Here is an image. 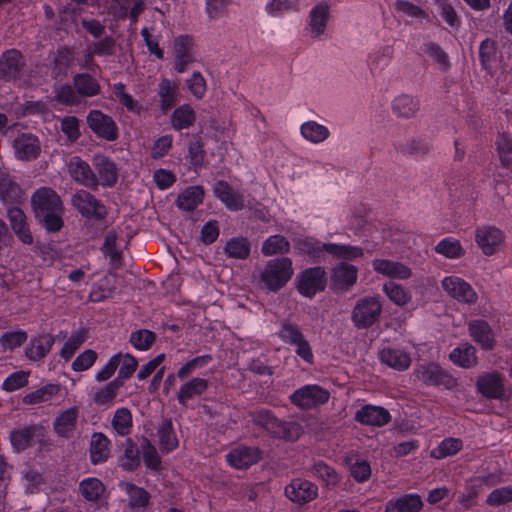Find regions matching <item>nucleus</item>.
Returning <instances> with one entry per match:
<instances>
[{
	"instance_id": "44",
	"label": "nucleus",
	"mask_w": 512,
	"mask_h": 512,
	"mask_svg": "<svg viewBox=\"0 0 512 512\" xmlns=\"http://www.w3.org/2000/svg\"><path fill=\"white\" fill-rule=\"evenodd\" d=\"M112 96L121 106L132 114L140 115L142 112L141 104L126 91V86L122 82H116L112 85Z\"/></svg>"
},
{
	"instance_id": "15",
	"label": "nucleus",
	"mask_w": 512,
	"mask_h": 512,
	"mask_svg": "<svg viewBox=\"0 0 512 512\" xmlns=\"http://www.w3.org/2000/svg\"><path fill=\"white\" fill-rule=\"evenodd\" d=\"M194 40L189 35H180L174 38V70L178 73H184L187 66L195 61L193 55Z\"/></svg>"
},
{
	"instance_id": "42",
	"label": "nucleus",
	"mask_w": 512,
	"mask_h": 512,
	"mask_svg": "<svg viewBox=\"0 0 512 512\" xmlns=\"http://www.w3.org/2000/svg\"><path fill=\"white\" fill-rule=\"evenodd\" d=\"M208 388V382L203 378H193L184 383L177 394V400L182 406L187 405V401L203 394Z\"/></svg>"
},
{
	"instance_id": "47",
	"label": "nucleus",
	"mask_w": 512,
	"mask_h": 512,
	"mask_svg": "<svg viewBox=\"0 0 512 512\" xmlns=\"http://www.w3.org/2000/svg\"><path fill=\"white\" fill-rule=\"evenodd\" d=\"M291 245L287 238L281 234H274L262 243L261 252L264 256L284 255L290 252Z\"/></svg>"
},
{
	"instance_id": "9",
	"label": "nucleus",
	"mask_w": 512,
	"mask_h": 512,
	"mask_svg": "<svg viewBox=\"0 0 512 512\" xmlns=\"http://www.w3.org/2000/svg\"><path fill=\"white\" fill-rule=\"evenodd\" d=\"M72 203L85 218L102 220L107 215L104 204L88 191L78 190L73 195Z\"/></svg>"
},
{
	"instance_id": "3",
	"label": "nucleus",
	"mask_w": 512,
	"mask_h": 512,
	"mask_svg": "<svg viewBox=\"0 0 512 512\" xmlns=\"http://www.w3.org/2000/svg\"><path fill=\"white\" fill-rule=\"evenodd\" d=\"M414 375L427 386H442L450 390L458 385L457 378L435 362L417 365L414 370Z\"/></svg>"
},
{
	"instance_id": "4",
	"label": "nucleus",
	"mask_w": 512,
	"mask_h": 512,
	"mask_svg": "<svg viewBox=\"0 0 512 512\" xmlns=\"http://www.w3.org/2000/svg\"><path fill=\"white\" fill-rule=\"evenodd\" d=\"M86 122L98 139L114 142L119 137V128L112 116L98 109L89 111Z\"/></svg>"
},
{
	"instance_id": "50",
	"label": "nucleus",
	"mask_w": 512,
	"mask_h": 512,
	"mask_svg": "<svg viewBox=\"0 0 512 512\" xmlns=\"http://www.w3.org/2000/svg\"><path fill=\"white\" fill-rule=\"evenodd\" d=\"M120 486L128 494V505L131 508H142L148 505L150 495L144 488L130 482H122Z\"/></svg>"
},
{
	"instance_id": "40",
	"label": "nucleus",
	"mask_w": 512,
	"mask_h": 512,
	"mask_svg": "<svg viewBox=\"0 0 512 512\" xmlns=\"http://www.w3.org/2000/svg\"><path fill=\"white\" fill-rule=\"evenodd\" d=\"M420 109L419 99L408 95L402 94L396 97L392 102L393 113L402 118H412Z\"/></svg>"
},
{
	"instance_id": "13",
	"label": "nucleus",
	"mask_w": 512,
	"mask_h": 512,
	"mask_svg": "<svg viewBox=\"0 0 512 512\" xmlns=\"http://www.w3.org/2000/svg\"><path fill=\"white\" fill-rule=\"evenodd\" d=\"M504 380L498 371L484 372L477 377L475 386L487 399H502L505 395Z\"/></svg>"
},
{
	"instance_id": "51",
	"label": "nucleus",
	"mask_w": 512,
	"mask_h": 512,
	"mask_svg": "<svg viewBox=\"0 0 512 512\" xmlns=\"http://www.w3.org/2000/svg\"><path fill=\"white\" fill-rule=\"evenodd\" d=\"M54 99L64 106H78L81 103L74 85L69 83L61 84L54 89Z\"/></svg>"
},
{
	"instance_id": "37",
	"label": "nucleus",
	"mask_w": 512,
	"mask_h": 512,
	"mask_svg": "<svg viewBox=\"0 0 512 512\" xmlns=\"http://www.w3.org/2000/svg\"><path fill=\"white\" fill-rule=\"evenodd\" d=\"M21 195L20 186L7 171L0 169V201L4 204H14L20 200Z\"/></svg>"
},
{
	"instance_id": "49",
	"label": "nucleus",
	"mask_w": 512,
	"mask_h": 512,
	"mask_svg": "<svg viewBox=\"0 0 512 512\" xmlns=\"http://www.w3.org/2000/svg\"><path fill=\"white\" fill-rule=\"evenodd\" d=\"M79 492L86 501L96 502L105 492V486L98 478L89 477L79 483Z\"/></svg>"
},
{
	"instance_id": "20",
	"label": "nucleus",
	"mask_w": 512,
	"mask_h": 512,
	"mask_svg": "<svg viewBox=\"0 0 512 512\" xmlns=\"http://www.w3.org/2000/svg\"><path fill=\"white\" fill-rule=\"evenodd\" d=\"M179 86V80H170L163 77L159 81L157 94L159 96V109L162 114L166 115L179 101Z\"/></svg>"
},
{
	"instance_id": "11",
	"label": "nucleus",
	"mask_w": 512,
	"mask_h": 512,
	"mask_svg": "<svg viewBox=\"0 0 512 512\" xmlns=\"http://www.w3.org/2000/svg\"><path fill=\"white\" fill-rule=\"evenodd\" d=\"M24 66L25 58L18 49L3 51L0 55V79L5 82L19 79Z\"/></svg>"
},
{
	"instance_id": "61",
	"label": "nucleus",
	"mask_w": 512,
	"mask_h": 512,
	"mask_svg": "<svg viewBox=\"0 0 512 512\" xmlns=\"http://www.w3.org/2000/svg\"><path fill=\"white\" fill-rule=\"evenodd\" d=\"M112 427L122 436L128 435L132 427V414L128 408H119L116 410L112 419Z\"/></svg>"
},
{
	"instance_id": "10",
	"label": "nucleus",
	"mask_w": 512,
	"mask_h": 512,
	"mask_svg": "<svg viewBox=\"0 0 512 512\" xmlns=\"http://www.w3.org/2000/svg\"><path fill=\"white\" fill-rule=\"evenodd\" d=\"M330 393L318 385H306L296 390L291 396V402L302 409H311L328 401Z\"/></svg>"
},
{
	"instance_id": "43",
	"label": "nucleus",
	"mask_w": 512,
	"mask_h": 512,
	"mask_svg": "<svg viewBox=\"0 0 512 512\" xmlns=\"http://www.w3.org/2000/svg\"><path fill=\"white\" fill-rule=\"evenodd\" d=\"M110 441L103 433H94L90 442V459L93 464L105 462L110 454Z\"/></svg>"
},
{
	"instance_id": "14",
	"label": "nucleus",
	"mask_w": 512,
	"mask_h": 512,
	"mask_svg": "<svg viewBox=\"0 0 512 512\" xmlns=\"http://www.w3.org/2000/svg\"><path fill=\"white\" fill-rule=\"evenodd\" d=\"M71 178L91 190L98 189V178L90 165L79 156H72L67 164Z\"/></svg>"
},
{
	"instance_id": "8",
	"label": "nucleus",
	"mask_w": 512,
	"mask_h": 512,
	"mask_svg": "<svg viewBox=\"0 0 512 512\" xmlns=\"http://www.w3.org/2000/svg\"><path fill=\"white\" fill-rule=\"evenodd\" d=\"M505 239L504 232L493 225H482L475 229V242L486 256L494 255Z\"/></svg>"
},
{
	"instance_id": "30",
	"label": "nucleus",
	"mask_w": 512,
	"mask_h": 512,
	"mask_svg": "<svg viewBox=\"0 0 512 512\" xmlns=\"http://www.w3.org/2000/svg\"><path fill=\"white\" fill-rule=\"evenodd\" d=\"M358 278V268L355 265L341 261L332 268L331 280L338 288L352 287Z\"/></svg>"
},
{
	"instance_id": "27",
	"label": "nucleus",
	"mask_w": 512,
	"mask_h": 512,
	"mask_svg": "<svg viewBox=\"0 0 512 512\" xmlns=\"http://www.w3.org/2000/svg\"><path fill=\"white\" fill-rule=\"evenodd\" d=\"M449 360L464 369L474 368L479 363L477 349L467 341L460 343L451 351Z\"/></svg>"
},
{
	"instance_id": "34",
	"label": "nucleus",
	"mask_w": 512,
	"mask_h": 512,
	"mask_svg": "<svg viewBox=\"0 0 512 512\" xmlns=\"http://www.w3.org/2000/svg\"><path fill=\"white\" fill-rule=\"evenodd\" d=\"M196 112L190 104H182L170 115V124L175 131L189 129L196 122Z\"/></svg>"
},
{
	"instance_id": "16",
	"label": "nucleus",
	"mask_w": 512,
	"mask_h": 512,
	"mask_svg": "<svg viewBox=\"0 0 512 512\" xmlns=\"http://www.w3.org/2000/svg\"><path fill=\"white\" fill-rule=\"evenodd\" d=\"M468 334L471 339L484 351H491L496 347L495 334L489 323L483 319L471 320L467 323Z\"/></svg>"
},
{
	"instance_id": "41",
	"label": "nucleus",
	"mask_w": 512,
	"mask_h": 512,
	"mask_svg": "<svg viewBox=\"0 0 512 512\" xmlns=\"http://www.w3.org/2000/svg\"><path fill=\"white\" fill-rule=\"evenodd\" d=\"M300 134L306 141L320 144L329 138L330 131L325 125L309 120L301 124Z\"/></svg>"
},
{
	"instance_id": "64",
	"label": "nucleus",
	"mask_w": 512,
	"mask_h": 512,
	"mask_svg": "<svg viewBox=\"0 0 512 512\" xmlns=\"http://www.w3.org/2000/svg\"><path fill=\"white\" fill-rule=\"evenodd\" d=\"M395 149L405 155L412 157H421L428 153L431 149V144L426 140H412L409 144L402 145L394 143Z\"/></svg>"
},
{
	"instance_id": "45",
	"label": "nucleus",
	"mask_w": 512,
	"mask_h": 512,
	"mask_svg": "<svg viewBox=\"0 0 512 512\" xmlns=\"http://www.w3.org/2000/svg\"><path fill=\"white\" fill-rule=\"evenodd\" d=\"M324 248L326 253L335 258L343 259L344 262L355 260L364 255L361 247L349 244L327 243Z\"/></svg>"
},
{
	"instance_id": "38",
	"label": "nucleus",
	"mask_w": 512,
	"mask_h": 512,
	"mask_svg": "<svg viewBox=\"0 0 512 512\" xmlns=\"http://www.w3.org/2000/svg\"><path fill=\"white\" fill-rule=\"evenodd\" d=\"M204 199V188L202 186L186 187L176 200L177 207L184 211L195 210Z\"/></svg>"
},
{
	"instance_id": "52",
	"label": "nucleus",
	"mask_w": 512,
	"mask_h": 512,
	"mask_svg": "<svg viewBox=\"0 0 512 512\" xmlns=\"http://www.w3.org/2000/svg\"><path fill=\"white\" fill-rule=\"evenodd\" d=\"M435 251L450 259H457L464 255L465 251L459 240L446 237L438 242Z\"/></svg>"
},
{
	"instance_id": "56",
	"label": "nucleus",
	"mask_w": 512,
	"mask_h": 512,
	"mask_svg": "<svg viewBox=\"0 0 512 512\" xmlns=\"http://www.w3.org/2000/svg\"><path fill=\"white\" fill-rule=\"evenodd\" d=\"M495 145L502 166L507 169H512V138L505 133L499 134Z\"/></svg>"
},
{
	"instance_id": "62",
	"label": "nucleus",
	"mask_w": 512,
	"mask_h": 512,
	"mask_svg": "<svg viewBox=\"0 0 512 512\" xmlns=\"http://www.w3.org/2000/svg\"><path fill=\"white\" fill-rule=\"evenodd\" d=\"M497 45L490 38H485L479 46V61L484 70L491 68L492 63L496 59Z\"/></svg>"
},
{
	"instance_id": "22",
	"label": "nucleus",
	"mask_w": 512,
	"mask_h": 512,
	"mask_svg": "<svg viewBox=\"0 0 512 512\" xmlns=\"http://www.w3.org/2000/svg\"><path fill=\"white\" fill-rule=\"evenodd\" d=\"M418 55L431 60L442 73L449 72L452 67L448 53L434 41L424 42L419 47Z\"/></svg>"
},
{
	"instance_id": "59",
	"label": "nucleus",
	"mask_w": 512,
	"mask_h": 512,
	"mask_svg": "<svg viewBox=\"0 0 512 512\" xmlns=\"http://www.w3.org/2000/svg\"><path fill=\"white\" fill-rule=\"evenodd\" d=\"M392 49L389 46L382 47L381 49L372 52L368 56V66L374 74L377 71L383 70L388 66L391 60Z\"/></svg>"
},
{
	"instance_id": "28",
	"label": "nucleus",
	"mask_w": 512,
	"mask_h": 512,
	"mask_svg": "<svg viewBox=\"0 0 512 512\" xmlns=\"http://www.w3.org/2000/svg\"><path fill=\"white\" fill-rule=\"evenodd\" d=\"M326 285L327 273L322 266L306 268L296 277V288H326Z\"/></svg>"
},
{
	"instance_id": "21",
	"label": "nucleus",
	"mask_w": 512,
	"mask_h": 512,
	"mask_svg": "<svg viewBox=\"0 0 512 512\" xmlns=\"http://www.w3.org/2000/svg\"><path fill=\"white\" fill-rule=\"evenodd\" d=\"M213 193L227 209L238 211L244 207V196L237 190H234L230 184L224 180H218L213 186Z\"/></svg>"
},
{
	"instance_id": "36",
	"label": "nucleus",
	"mask_w": 512,
	"mask_h": 512,
	"mask_svg": "<svg viewBox=\"0 0 512 512\" xmlns=\"http://www.w3.org/2000/svg\"><path fill=\"white\" fill-rule=\"evenodd\" d=\"M329 19V5L325 2L316 4L309 13V26L312 36L318 38L321 36Z\"/></svg>"
},
{
	"instance_id": "23",
	"label": "nucleus",
	"mask_w": 512,
	"mask_h": 512,
	"mask_svg": "<svg viewBox=\"0 0 512 512\" xmlns=\"http://www.w3.org/2000/svg\"><path fill=\"white\" fill-rule=\"evenodd\" d=\"M372 268L377 274L390 279L405 280L411 277L412 271L405 264L389 259H374Z\"/></svg>"
},
{
	"instance_id": "5",
	"label": "nucleus",
	"mask_w": 512,
	"mask_h": 512,
	"mask_svg": "<svg viewBox=\"0 0 512 512\" xmlns=\"http://www.w3.org/2000/svg\"><path fill=\"white\" fill-rule=\"evenodd\" d=\"M381 312L382 305L376 297H364L353 308L351 320L356 328L366 329L378 321Z\"/></svg>"
},
{
	"instance_id": "29",
	"label": "nucleus",
	"mask_w": 512,
	"mask_h": 512,
	"mask_svg": "<svg viewBox=\"0 0 512 512\" xmlns=\"http://www.w3.org/2000/svg\"><path fill=\"white\" fill-rule=\"evenodd\" d=\"M355 420L364 425L383 426L390 422L391 415L383 407L365 405L356 412Z\"/></svg>"
},
{
	"instance_id": "19",
	"label": "nucleus",
	"mask_w": 512,
	"mask_h": 512,
	"mask_svg": "<svg viewBox=\"0 0 512 512\" xmlns=\"http://www.w3.org/2000/svg\"><path fill=\"white\" fill-rule=\"evenodd\" d=\"M7 217L18 240L24 245H32L34 237L24 211L17 206L9 207L7 209Z\"/></svg>"
},
{
	"instance_id": "26",
	"label": "nucleus",
	"mask_w": 512,
	"mask_h": 512,
	"mask_svg": "<svg viewBox=\"0 0 512 512\" xmlns=\"http://www.w3.org/2000/svg\"><path fill=\"white\" fill-rule=\"evenodd\" d=\"M94 166L97 172L98 187H113L118 179V170L114 161L107 156H98L94 159Z\"/></svg>"
},
{
	"instance_id": "57",
	"label": "nucleus",
	"mask_w": 512,
	"mask_h": 512,
	"mask_svg": "<svg viewBox=\"0 0 512 512\" xmlns=\"http://www.w3.org/2000/svg\"><path fill=\"white\" fill-rule=\"evenodd\" d=\"M158 436L162 450L169 452L178 446V440L173 431V426L170 419H165L162 422L158 430Z\"/></svg>"
},
{
	"instance_id": "48",
	"label": "nucleus",
	"mask_w": 512,
	"mask_h": 512,
	"mask_svg": "<svg viewBox=\"0 0 512 512\" xmlns=\"http://www.w3.org/2000/svg\"><path fill=\"white\" fill-rule=\"evenodd\" d=\"M224 251L230 258L245 260L250 256L251 244L246 237H232L226 242Z\"/></svg>"
},
{
	"instance_id": "35",
	"label": "nucleus",
	"mask_w": 512,
	"mask_h": 512,
	"mask_svg": "<svg viewBox=\"0 0 512 512\" xmlns=\"http://www.w3.org/2000/svg\"><path fill=\"white\" fill-rule=\"evenodd\" d=\"M423 507L422 499L417 494H406L387 502L385 512H419Z\"/></svg>"
},
{
	"instance_id": "63",
	"label": "nucleus",
	"mask_w": 512,
	"mask_h": 512,
	"mask_svg": "<svg viewBox=\"0 0 512 512\" xmlns=\"http://www.w3.org/2000/svg\"><path fill=\"white\" fill-rule=\"evenodd\" d=\"M91 49L92 54H96L98 57H108L115 53L116 41L111 35H106L97 41H93L87 44Z\"/></svg>"
},
{
	"instance_id": "24",
	"label": "nucleus",
	"mask_w": 512,
	"mask_h": 512,
	"mask_svg": "<svg viewBox=\"0 0 512 512\" xmlns=\"http://www.w3.org/2000/svg\"><path fill=\"white\" fill-rule=\"evenodd\" d=\"M261 452L257 447L238 446L232 449L227 455L228 463L236 469H246L257 463Z\"/></svg>"
},
{
	"instance_id": "1",
	"label": "nucleus",
	"mask_w": 512,
	"mask_h": 512,
	"mask_svg": "<svg viewBox=\"0 0 512 512\" xmlns=\"http://www.w3.org/2000/svg\"><path fill=\"white\" fill-rule=\"evenodd\" d=\"M251 419L256 426L278 439L295 441L302 432L299 424L292 421H282L268 409H259L251 412Z\"/></svg>"
},
{
	"instance_id": "55",
	"label": "nucleus",
	"mask_w": 512,
	"mask_h": 512,
	"mask_svg": "<svg viewBox=\"0 0 512 512\" xmlns=\"http://www.w3.org/2000/svg\"><path fill=\"white\" fill-rule=\"evenodd\" d=\"M311 471L317 478L321 479L327 487H335L340 481V476L335 469L323 461L316 462L311 467Z\"/></svg>"
},
{
	"instance_id": "17",
	"label": "nucleus",
	"mask_w": 512,
	"mask_h": 512,
	"mask_svg": "<svg viewBox=\"0 0 512 512\" xmlns=\"http://www.w3.org/2000/svg\"><path fill=\"white\" fill-rule=\"evenodd\" d=\"M15 156L21 161H32L39 157L41 144L39 138L32 133H20L13 141Z\"/></svg>"
},
{
	"instance_id": "6",
	"label": "nucleus",
	"mask_w": 512,
	"mask_h": 512,
	"mask_svg": "<svg viewBox=\"0 0 512 512\" xmlns=\"http://www.w3.org/2000/svg\"><path fill=\"white\" fill-rule=\"evenodd\" d=\"M278 337L285 343L296 347V354L304 361L312 363L313 353L309 342L305 339L300 327L297 324L284 320Z\"/></svg>"
},
{
	"instance_id": "25",
	"label": "nucleus",
	"mask_w": 512,
	"mask_h": 512,
	"mask_svg": "<svg viewBox=\"0 0 512 512\" xmlns=\"http://www.w3.org/2000/svg\"><path fill=\"white\" fill-rule=\"evenodd\" d=\"M293 243L298 255L307 256L313 262H320L323 253L326 252L324 247L327 243H322L313 236L295 238Z\"/></svg>"
},
{
	"instance_id": "2",
	"label": "nucleus",
	"mask_w": 512,
	"mask_h": 512,
	"mask_svg": "<svg viewBox=\"0 0 512 512\" xmlns=\"http://www.w3.org/2000/svg\"><path fill=\"white\" fill-rule=\"evenodd\" d=\"M294 273L293 262L289 257H277L267 261L261 274V281L267 288H283Z\"/></svg>"
},
{
	"instance_id": "58",
	"label": "nucleus",
	"mask_w": 512,
	"mask_h": 512,
	"mask_svg": "<svg viewBox=\"0 0 512 512\" xmlns=\"http://www.w3.org/2000/svg\"><path fill=\"white\" fill-rule=\"evenodd\" d=\"M60 386L57 384H47L29 394L24 396L23 402L25 404H37L50 400L53 396L58 394Z\"/></svg>"
},
{
	"instance_id": "60",
	"label": "nucleus",
	"mask_w": 512,
	"mask_h": 512,
	"mask_svg": "<svg viewBox=\"0 0 512 512\" xmlns=\"http://www.w3.org/2000/svg\"><path fill=\"white\" fill-rule=\"evenodd\" d=\"M299 5V0H270L265 11L272 17H279L286 12L298 11Z\"/></svg>"
},
{
	"instance_id": "54",
	"label": "nucleus",
	"mask_w": 512,
	"mask_h": 512,
	"mask_svg": "<svg viewBox=\"0 0 512 512\" xmlns=\"http://www.w3.org/2000/svg\"><path fill=\"white\" fill-rule=\"evenodd\" d=\"M346 463L348 464L350 474L355 481L362 483L370 478L371 467L366 460L351 456L346 458Z\"/></svg>"
},
{
	"instance_id": "46",
	"label": "nucleus",
	"mask_w": 512,
	"mask_h": 512,
	"mask_svg": "<svg viewBox=\"0 0 512 512\" xmlns=\"http://www.w3.org/2000/svg\"><path fill=\"white\" fill-rule=\"evenodd\" d=\"M124 383L120 379H114L104 387L96 391L92 397L93 402L98 406H110L114 403L119 390Z\"/></svg>"
},
{
	"instance_id": "53",
	"label": "nucleus",
	"mask_w": 512,
	"mask_h": 512,
	"mask_svg": "<svg viewBox=\"0 0 512 512\" xmlns=\"http://www.w3.org/2000/svg\"><path fill=\"white\" fill-rule=\"evenodd\" d=\"M64 211H54L35 217L39 225L49 234L59 232L64 226Z\"/></svg>"
},
{
	"instance_id": "18",
	"label": "nucleus",
	"mask_w": 512,
	"mask_h": 512,
	"mask_svg": "<svg viewBox=\"0 0 512 512\" xmlns=\"http://www.w3.org/2000/svg\"><path fill=\"white\" fill-rule=\"evenodd\" d=\"M285 495L294 503L304 504L318 496V487L305 479H293L285 487Z\"/></svg>"
},
{
	"instance_id": "32",
	"label": "nucleus",
	"mask_w": 512,
	"mask_h": 512,
	"mask_svg": "<svg viewBox=\"0 0 512 512\" xmlns=\"http://www.w3.org/2000/svg\"><path fill=\"white\" fill-rule=\"evenodd\" d=\"M78 415L77 407L60 412L53 423L55 433L60 437L69 438L76 428Z\"/></svg>"
},
{
	"instance_id": "39",
	"label": "nucleus",
	"mask_w": 512,
	"mask_h": 512,
	"mask_svg": "<svg viewBox=\"0 0 512 512\" xmlns=\"http://www.w3.org/2000/svg\"><path fill=\"white\" fill-rule=\"evenodd\" d=\"M380 360L385 365L398 371H404L411 365L410 355L399 349H382L380 352Z\"/></svg>"
},
{
	"instance_id": "33",
	"label": "nucleus",
	"mask_w": 512,
	"mask_h": 512,
	"mask_svg": "<svg viewBox=\"0 0 512 512\" xmlns=\"http://www.w3.org/2000/svg\"><path fill=\"white\" fill-rule=\"evenodd\" d=\"M73 85L80 99L95 97L101 92L98 80L87 72L75 74L73 76Z\"/></svg>"
},
{
	"instance_id": "31",
	"label": "nucleus",
	"mask_w": 512,
	"mask_h": 512,
	"mask_svg": "<svg viewBox=\"0 0 512 512\" xmlns=\"http://www.w3.org/2000/svg\"><path fill=\"white\" fill-rule=\"evenodd\" d=\"M55 343V337L51 334H41L31 338L26 347L25 354L32 361L43 359L51 350Z\"/></svg>"
},
{
	"instance_id": "7",
	"label": "nucleus",
	"mask_w": 512,
	"mask_h": 512,
	"mask_svg": "<svg viewBox=\"0 0 512 512\" xmlns=\"http://www.w3.org/2000/svg\"><path fill=\"white\" fill-rule=\"evenodd\" d=\"M31 208L34 217L49 212L64 211L60 196L50 187H40L32 194Z\"/></svg>"
},
{
	"instance_id": "12",
	"label": "nucleus",
	"mask_w": 512,
	"mask_h": 512,
	"mask_svg": "<svg viewBox=\"0 0 512 512\" xmlns=\"http://www.w3.org/2000/svg\"><path fill=\"white\" fill-rule=\"evenodd\" d=\"M45 429L42 425L33 424L24 428L13 430L10 433L11 444L17 452L26 450L35 443L43 444Z\"/></svg>"
}]
</instances>
